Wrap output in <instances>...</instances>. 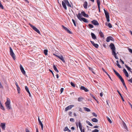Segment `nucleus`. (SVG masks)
<instances>
[{"instance_id": "f257e3e1", "label": "nucleus", "mask_w": 132, "mask_h": 132, "mask_svg": "<svg viewBox=\"0 0 132 132\" xmlns=\"http://www.w3.org/2000/svg\"><path fill=\"white\" fill-rule=\"evenodd\" d=\"M110 47L112 50V55L114 56L116 59H118V58L117 56V54L116 53V48L114 44L112 43H111L110 45Z\"/></svg>"}, {"instance_id": "f03ea898", "label": "nucleus", "mask_w": 132, "mask_h": 132, "mask_svg": "<svg viewBox=\"0 0 132 132\" xmlns=\"http://www.w3.org/2000/svg\"><path fill=\"white\" fill-rule=\"evenodd\" d=\"M5 105L8 110H9L12 109V108L11 105V101L10 99L7 98L6 101L5 103Z\"/></svg>"}, {"instance_id": "7ed1b4c3", "label": "nucleus", "mask_w": 132, "mask_h": 132, "mask_svg": "<svg viewBox=\"0 0 132 132\" xmlns=\"http://www.w3.org/2000/svg\"><path fill=\"white\" fill-rule=\"evenodd\" d=\"M66 4H67L69 7H72L71 5L69 4L68 0H63V1L62 2V5L64 9L66 10L67 7Z\"/></svg>"}, {"instance_id": "20e7f679", "label": "nucleus", "mask_w": 132, "mask_h": 132, "mask_svg": "<svg viewBox=\"0 0 132 132\" xmlns=\"http://www.w3.org/2000/svg\"><path fill=\"white\" fill-rule=\"evenodd\" d=\"M10 55L13 58L14 60H15V55L13 52V51L12 48L11 47H10Z\"/></svg>"}, {"instance_id": "39448f33", "label": "nucleus", "mask_w": 132, "mask_h": 132, "mask_svg": "<svg viewBox=\"0 0 132 132\" xmlns=\"http://www.w3.org/2000/svg\"><path fill=\"white\" fill-rule=\"evenodd\" d=\"M104 13L107 19V21L108 22L110 21L109 16L108 12L104 9Z\"/></svg>"}, {"instance_id": "423d86ee", "label": "nucleus", "mask_w": 132, "mask_h": 132, "mask_svg": "<svg viewBox=\"0 0 132 132\" xmlns=\"http://www.w3.org/2000/svg\"><path fill=\"white\" fill-rule=\"evenodd\" d=\"M29 25H30L31 27L32 28V29L37 32L39 34H40V32L39 31V30L35 27L33 26L31 24H29Z\"/></svg>"}, {"instance_id": "0eeeda50", "label": "nucleus", "mask_w": 132, "mask_h": 132, "mask_svg": "<svg viewBox=\"0 0 132 132\" xmlns=\"http://www.w3.org/2000/svg\"><path fill=\"white\" fill-rule=\"evenodd\" d=\"M113 70L116 75L118 77L120 80L123 79L122 77L120 75L119 73L117 72L114 69H113Z\"/></svg>"}, {"instance_id": "6e6552de", "label": "nucleus", "mask_w": 132, "mask_h": 132, "mask_svg": "<svg viewBox=\"0 0 132 132\" xmlns=\"http://www.w3.org/2000/svg\"><path fill=\"white\" fill-rule=\"evenodd\" d=\"M74 106V105H71L67 107L65 109V111H67L70 110Z\"/></svg>"}, {"instance_id": "1a4fd4ad", "label": "nucleus", "mask_w": 132, "mask_h": 132, "mask_svg": "<svg viewBox=\"0 0 132 132\" xmlns=\"http://www.w3.org/2000/svg\"><path fill=\"white\" fill-rule=\"evenodd\" d=\"M78 125L81 132H85L84 129V128L83 129H82V125L80 121L78 123Z\"/></svg>"}, {"instance_id": "9d476101", "label": "nucleus", "mask_w": 132, "mask_h": 132, "mask_svg": "<svg viewBox=\"0 0 132 132\" xmlns=\"http://www.w3.org/2000/svg\"><path fill=\"white\" fill-rule=\"evenodd\" d=\"M91 22L95 26L98 25L99 24V23L98 21L95 20H92L91 21Z\"/></svg>"}, {"instance_id": "9b49d317", "label": "nucleus", "mask_w": 132, "mask_h": 132, "mask_svg": "<svg viewBox=\"0 0 132 132\" xmlns=\"http://www.w3.org/2000/svg\"><path fill=\"white\" fill-rule=\"evenodd\" d=\"M20 68L21 70L22 73L24 75L26 74V72L24 71V68L22 66V65L20 64Z\"/></svg>"}, {"instance_id": "f8f14e48", "label": "nucleus", "mask_w": 132, "mask_h": 132, "mask_svg": "<svg viewBox=\"0 0 132 132\" xmlns=\"http://www.w3.org/2000/svg\"><path fill=\"white\" fill-rule=\"evenodd\" d=\"M62 27H63V29H64L68 33H69L70 34H72V32L71 31H70L69 30V29H68L67 28L63 26V25L62 26Z\"/></svg>"}, {"instance_id": "ddd939ff", "label": "nucleus", "mask_w": 132, "mask_h": 132, "mask_svg": "<svg viewBox=\"0 0 132 132\" xmlns=\"http://www.w3.org/2000/svg\"><path fill=\"white\" fill-rule=\"evenodd\" d=\"M113 38L111 36L108 37L106 39V41L107 42H109L110 40H113Z\"/></svg>"}, {"instance_id": "4468645a", "label": "nucleus", "mask_w": 132, "mask_h": 132, "mask_svg": "<svg viewBox=\"0 0 132 132\" xmlns=\"http://www.w3.org/2000/svg\"><path fill=\"white\" fill-rule=\"evenodd\" d=\"M1 126L2 129L3 130H5V123H1Z\"/></svg>"}, {"instance_id": "2eb2a0df", "label": "nucleus", "mask_w": 132, "mask_h": 132, "mask_svg": "<svg viewBox=\"0 0 132 132\" xmlns=\"http://www.w3.org/2000/svg\"><path fill=\"white\" fill-rule=\"evenodd\" d=\"M90 42L94 46L95 48H97L98 47V44H96L94 43V42L92 41H90Z\"/></svg>"}, {"instance_id": "dca6fc26", "label": "nucleus", "mask_w": 132, "mask_h": 132, "mask_svg": "<svg viewBox=\"0 0 132 132\" xmlns=\"http://www.w3.org/2000/svg\"><path fill=\"white\" fill-rule=\"evenodd\" d=\"M57 57L61 60L64 63L65 62V61L62 56H57Z\"/></svg>"}, {"instance_id": "f3484780", "label": "nucleus", "mask_w": 132, "mask_h": 132, "mask_svg": "<svg viewBox=\"0 0 132 132\" xmlns=\"http://www.w3.org/2000/svg\"><path fill=\"white\" fill-rule=\"evenodd\" d=\"M81 13L82 15L84 17L86 18H88L89 17L88 15L87 14H86L85 12L84 11H82L81 12Z\"/></svg>"}, {"instance_id": "a211bd4d", "label": "nucleus", "mask_w": 132, "mask_h": 132, "mask_svg": "<svg viewBox=\"0 0 132 132\" xmlns=\"http://www.w3.org/2000/svg\"><path fill=\"white\" fill-rule=\"evenodd\" d=\"M123 72L125 74L126 76L127 77H128V76H129L128 74V72H127V71L126 70V69H125L124 68L123 69Z\"/></svg>"}, {"instance_id": "6ab92c4d", "label": "nucleus", "mask_w": 132, "mask_h": 132, "mask_svg": "<svg viewBox=\"0 0 132 132\" xmlns=\"http://www.w3.org/2000/svg\"><path fill=\"white\" fill-rule=\"evenodd\" d=\"M80 89L84 90L85 92H87L89 91L88 89L84 86H81L80 87Z\"/></svg>"}, {"instance_id": "aec40b11", "label": "nucleus", "mask_w": 132, "mask_h": 132, "mask_svg": "<svg viewBox=\"0 0 132 132\" xmlns=\"http://www.w3.org/2000/svg\"><path fill=\"white\" fill-rule=\"evenodd\" d=\"M91 35L92 36V37L93 39H96V36L94 33L92 32H91Z\"/></svg>"}, {"instance_id": "412c9836", "label": "nucleus", "mask_w": 132, "mask_h": 132, "mask_svg": "<svg viewBox=\"0 0 132 132\" xmlns=\"http://www.w3.org/2000/svg\"><path fill=\"white\" fill-rule=\"evenodd\" d=\"M82 16L81 15L80 13H79L77 15V17L80 20L82 18L81 17Z\"/></svg>"}, {"instance_id": "4be33fe9", "label": "nucleus", "mask_w": 132, "mask_h": 132, "mask_svg": "<svg viewBox=\"0 0 132 132\" xmlns=\"http://www.w3.org/2000/svg\"><path fill=\"white\" fill-rule=\"evenodd\" d=\"M87 3L86 1H85L84 3V4H83V6L85 9H86L87 8Z\"/></svg>"}, {"instance_id": "5701e85b", "label": "nucleus", "mask_w": 132, "mask_h": 132, "mask_svg": "<svg viewBox=\"0 0 132 132\" xmlns=\"http://www.w3.org/2000/svg\"><path fill=\"white\" fill-rule=\"evenodd\" d=\"M80 21H82L86 23H87L88 22V20L87 19L83 18H82L81 19Z\"/></svg>"}, {"instance_id": "b1692460", "label": "nucleus", "mask_w": 132, "mask_h": 132, "mask_svg": "<svg viewBox=\"0 0 132 132\" xmlns=\"http://www.w3.org/2000/svg\"><path fill=\"white\" fill-rule=\"evenodd\" d=\"M122 125L124 128L126 130H127L128 128L126 125L125 123L123 121V122Z\"/></svg>"}, {"instance_id": "393cba45", "label": "nucleus", "mask_w": 132, "mask_h": 132, "mask_svg": "<svg viewBox=\"0 0 132 132\" xmlns=\"http://www.w3.org/2000/svg\"><path fill=\"white\" fill-rule=\"evenodd\" d=\"M53 68L54 70L56 72H59V71L57 69L56 67L55 66L54 64L53 65Z\"/></svg>"}, {"instance_id": "a878e982", "label": "nucleus", "mask_w": 132, "mask_h": 132, "mask_svg": "<svg viewBox=\"0 0 132 132\" xmlns=\"http://www.w3.org/2000/svg\"><path fill=\"white\" fill-rule=\"evenodd\" d=\"M84 99V98L83 97H79L78 98V101L79 102H80L82 101Z\"/></svg>"}, {"instance_id": "bb28decb", "label": "nucleus", "mask_w": 132, "mask_h": 132, "mask_svg": "<svg viewBox=\"0 0 132 132\" xmlns=\"http://www.w3.org/2000/svg\"><path fill=\"white\" fill-rule=\"evenodd\" d=\"M84 109L85 110V111L87 112H90V110L89 108H86V107H84Z\"/></svg>"}, {"instance_id": "cd10ccee", "label": "nucleus", "mask_w": 132, "mask_h": 132, "mask_svg": "<svg viewBox=\"0 0 132 132\" xmlns=\"http://www.w3.org/2000/svg\"><path fill=\"white\" fill-rule=\"evenodd\" d=\"M118 94L121 97V98L122 99V101L123 102L124 101H125L124 100L123 98V97L122 96V95L120 93L118 90Z\"/></svg>"}, {"instance_id": "c85d7f7f", "label": "nucleus", "mask_w": 132, "mask_h": 132, "mask_svg": "<svg viewBox=\"0 0 132 132\" xmlns=\"http://www.w3.org/2000/svg\"><path fill=\"white\" fill-rule=\"evenodd\" d=\"M92 121L94 122H98V120L95 118H93L92 119Z\"/></svg>"}, {"instance_id": "c756f323", "label": "nucleus", "mask_w": 132, "mask_h": 132, "mask_svg": "<svg viewBox=\"0 0 132 132\" xmlns=\"http://www.w3.org/2000/svg\"><path fill=\"white\" fill-rule=\"evenodd\" d=\"M99 34L100 35V36L102 37H104V34L101 31L99 32Z\"/></svg>"}, {"instance_id": "7c9ffc66", "label": "nucleus", "mask_w": 132, "mask_h": 132, "mask_svg": "<svg viewBox=\"0 0 132 132\" xmlns=\"http://www.w3.org/2000/svg\"><path fill=\"white\" fill-rule=\"evenodd\" d=\"M39 124L41 126V128H42V130H43V123H42V122L41 121L40 122H39Z\"/></svg>"}, {"instance_id": "2f4dec72", "label": "nucleus", "mask_w": 132, "mask_h": 132, "mask_svg": "<svg viewBox=\"0 0 132 132\" xmlns=\"http://www.w3.org/2000/svg\"><path fill=\"white\" fill-rule=\"evenodd\" d=\"M116 62H117V63H116V64L117 65V66H118V67L120 68H121V65L119 64V62L117 60V61H116Z\"/></svg>"}, {"instance_id": "473e14b6", "label": "nucleus", "mask_w": 132, "mask_h": 132, "mask_svg": "<svg viewBox=\"0 0 132 132\" xmlns=\"http://www.w3.org/2000/svg\"><path fill=\"white\" fill-rule=\"evenodd\" d=\"M48 50H44V52L45 55L47 54Z\"/></svg>"}, {"instance_id": "72a5a7b5", "label": "nucleus", "mask_w": 132, "mask_h": 132, "mask_svg": "<svg viewBox=\"0 0 132 132\" xmlns=\"http://www.w3.org/2000/svg\"><path fill=\"white\" fill-rule=\"evenodd\" d=\"M106 118L108 121H109L110 123H112V121L110 118L108 117H107Z\"/></svg>"}, {"instance_id": "f704fd0d", "label": "nucleus", "mask_w": 132, "mask_h": 132, "mask_svg": "<svg viewBox=\"0 0 132 132\" xmlns=\"http://www.w3.org/2000/svg\"><path fill=\"white\" fill-rule=\"evenodd\" d=\"M120 80L121 81V82H122V84L125 87V86H126V85H125V83L124 82V80L123 79H121Z\"/></svg>"}, {"instance_id": "c9c22d12", "label": "nucleus", "mask_w": 132, "mask_h": 132, "mask_svg": "<svg viewBox=\"0 0 132 132\" xmlns=\"http://www.w3.org/2000/svg\"><path fill=\"white\" fill-rule=\"evenodd\" d=\"M125 65L126 68L129 71V70H130V69H131V68L130 67H128L127 65L126 64H125Z\"/></svg>"}, {"instance_id": "e433bc0d", "label": "nucleus", "mask_w": 132, "mask_h": 132, "mask_svg": "<svg viewBox=\"0 0 132 132\" xmlns=\"http://www.w3.org/2000/svg\"><path fill=\"white\" fill-rule=\"evenodd\" d=\"M86 122L89 125L91 126H93L92 124L90 122L88 121H86Z\"/></svg>"}, {"instance_id": "4c0bfd02", "label": "nucleus", "mask_w": 132, "mask_h": 132, "mask_svg": "<svg viewBox=\"0 0 132 132\" xmlns=\"http://www.w3.org/2000/svg\"><path fill=\"white\" fill-rule=\"evenodd\" d=\"M1 109L3 110H5V109L2 104L0 105Z\"/></svg>"}, {"instance_id": "58836bf2", "label": "nucleus", "mask_w": 132, "mask_h": 132, "mask_svg": "<svg viewBox=\"0 0 132 132\" xmlns=\"http://www.w3.org/2000/svg\"><path fill=\"white\" fill-rule=\"evenodd\" d=\"M97 4L98 6H100V2L99 0H97Z\"/></svg>"}, {"instance_id": "ea45409f", "label": "nucleus", "mask_w": 132, "mask_h": 132, "mask_svg": "<svg viewBox=\"0 0 132 132\" xmlns=\"http://www.w3.org/2000/svg\"><path fill=\"white\" fill-rule=\"evenodd\" d=\"M25 89L27 92L29 91L28 87L26 86L25 87Z\"/></svg>"}, {"instance_id": "a19ab883", "label": "nucleus", "mask_w": 132, "mask_h": 132, "mask_svg": "<svg viewBox=\"0 0 132 132\" xmlns=\"http://www.w3.org/2000/svg\"><path fill=\"white\" fill-rule=\"evenodd\" d=\"M69 130L68 128V127H66L64 129V131H68V130Z\"/></svg>"}, {"instance_id": "79ce46f5", "label": "nucleus", "mask_w": 132, "mask_h": 132, "mask_svg": "<svg viewBox=\"0 0 132 132\" xmlns=\"http://www.w3.org/2000/svg\"><path fill=\"white\" fill-rule=\"evenodd\" d=\"M88 25L90 28H92L94 27L93 26L92 24H89Z\"/></svg>"}, {"instance_id": "37998d69", "label": "nucleus", "mask_w": 132, "mask_h": 132, "mask_svg": "<svg viewBox=\"0 0 132 132\" xmlns=\"http://www.w3.org/2000/svg\"><path fill=\"white\" fill-rule=\"evenodd\" d=\"M71 85L73 87H75V84L72 82H70Z\"/></svg>"}, {"instance_id": "c03bdc74", "label": "nucleus", "mask_w": 132, "mask_h": 132, "mask_svg": "<svg viewBox=\"0 0 132 132\" xmlns=\"http://www.w3.org/2000/svg\"><path fill=\"white\" fill-rule=\"evenodd\" d=\"M20 87L17 88V90L18 93H20Z\"/></svg>"}, {"instance_id": "a18cd8bd", "label": "nucleus", "mask_w": 132, "mask_h": 132, "mask_svg": "<svg viewBox=\"0 0 132 132\" xmlns=\"http://www.w3.org/2000/svg\"><path fill=\"white\" fill-rule=\"evenodd\" d=\"M99 130L97 129H95L92 131V132H98Z\"/></svg>"}, {"instance_id": "49530a36", "label": "nucleus", "mask_w": 132, "mask_h": 132, "mask_svg": "<svg viewBox=\"0 0 132 132\" xmlns=\"http://www.w3.org/2000/svg\"><path fill=\"white\" fill-rule=\"evenodd\" d=\"M72 21H73V22L74 24V25L76 27V22L73 19H72Z\"/></svg>"}, {"instance_id": "de8ad7c7", "label": "nucleus", "mask_w": 132, "mask_h": 132, "mask_svg": "<svg viewBox=\"0 0 132 132\" xmlns=\"http://www.w3.org/2000/svg\"><path fill=\"white\" fill-rule=\"evenodd\" d=\"M92 115H93L94 116H95L96 117H97V115L94 112H93L92 113Z\"/></svg>"}, {"instance_id": "09e8293b", "label": "nucleus", "mask_w": 132, "mask_h": 132, "mask_svg": "<svg viewBox=\"0 0 132 132\" xmlns=\"http://www.w3.org/2000/svg\"><path fill=\"white\" fill-rule=\"evenodd\" d=\"M0 7L2 9H4L3 6L1 4V3H0Z\"/></svg>"}, {"instance_id": "8fccbe9b", "label": "nucleus", "mask_w": 132, "mask_h": 132, "mask_svg": "<svg viewBox=\"0 0 132 132\" xmlns=\"http://www.w3.org/2000/svg\"><path fill=\"white\" fill-rule=\"evenodd\" d=\"M108 26L110 28H111L112 27V26L111 24L110 23H109L108 24Z\"/></svg>"}, {"instance_id": "3c124183", "label": "nucleus", "mask_w": 132, "mask_h": 132, "mask_svg": "<svg viewBox=\"0 0 132 132\" xmlns=\"http://www.w3.org/2000/svg\"><path fill=\"white\" fill-rule=\"evenodd\" d=\"M128 81H129L130 82L132 83V77L131 78V79H128Z\"/></svg>"}, {"instance_id": "603ef678", "label": "nucleus", "mask_w": 132, "mask_h": 132, "mask_svg": "<svg viewBox=\"0 0 132 132\" xmlns=\"http://www.w3.org/2000/svg\"><path fill=\"white\" fill-rule=\"evenodd\" d=\"M89 69L90 70H91L92 71V72L94 73V72L93 71V68H90V67H89Z\"/></svg>"}, {"instance_id": "864d4df0", "label": "nucleus", "mask_w": 132, "mask_h": 132, "mask_svg": "<svg viewBox=\"0 0 132 132\" xmlns=\"http://www.w3.org/2000/svg\"><path fill=\"white\" fill-rule=\"evenodd\" d=\"M75 121L74 119L72 118H71L70 119V121L72 122H74Z\"/></svg>"}, {"instance_id": "5fc2aeb1", "label": "nucleus", "mask_w": 132, "mask_h": 132, "mask_svg": "<svg viewBox=\"0 0 132 132\" xmlns=\"http://www.w3.org/2000/svg\"><path fill=\"white\" fill-rule=\"evenodd\" d=\"M0 88H1L3 89V86L2 85L1 83L0 82Z\"/></svg>"}, {"instance_id": "6e6d98bb", "label": "nucleus", "mask_w": 132, "mask_h": 132, "mask_svg": "<svg viewBox=\"0 0 132 132\" xmlns=\"http://www.w3.org/2000/svg\"><path fill=\"white\" fill-rule=\"evenodd\" d=\"M128 50L129 51V52H130L131 53H132V50H131L130 48H129L128 49Z\"/></svg>"}, {"instance_id": "4d7b16f0", "label": "nucleus", "mask_w": 132, "mask_h": 132, "mask_svg": "<svg viewBox=\"0 0 132 132\" xmlns=\"http://www.w3.org/2000/svg\"><path fill=\"white\" fill-rule=\"evenodd\" d=\"M63 90L64 89L63 88H62L61 89L60 92H61V93L63 92Z\"/></svg>"}, {"instance_id": "13d9d810", "label": "nucleus", "mask_w": 132, "mask_h": 132, "mask_svg": "<svg viewBox=\"0 0 132 132\" xmlns=\"http://www.w3.org/2000/svg\"><path fill=\"white\" fill-rule=\"evenodd\" d=\"M103 71H104L106 74H107V73L105 69L103 68H102Z\"/></svg>"}, {"instance_id": "bf43d9fd", "label": "nucleus", "mask_w": 132, "mask_h": 132, "mask_svg": "<svg viewBox=\"0 0 132 132\" xmlns=\"http://www.w3.org/2000/svg\"><path fill=\"white\" fill-rule=\"evenodd\" d=\"M50 72H51V73H52L53 76L54 77V73H53V72L52 71L50 70Z\"/></svg>"}, {"instance_id": "052dcab7", "label": "nucleus", "mask_w": 132, "mask_h": 132, "mask_svg": "<svg viewBox=\"0 0 132 132\" xmlns=\"http://www.w3.org/2000/svg\"><path fill=\"white\" fill-rule=\"evenodd\" d=\"M93 96V98H94V99L98 103V101H97V100L95 98V97L94 96Z\"/></svg>"}, {"instance_id": "680f3d73", "label": "nucleus", "mask_w": 132, "mask_h": 132, "mask_svg": "<svg viewBox=\"0 0 132 132\" xmlns=\"http://www.w3.org/2000/svg\"><path fill=\"white\" fill-rule=\"evenodd\" d=\"M26 132H30L29 130L27 129H26Z\"/></svg>"}, {"instance_id": "e2e57ef3", "label": "nucleus", "mask_w": 132, "mask_h": 132, "mask_svg": "<svg viewBox=\"0 0 132 132\" xmlns=\"http://www.w3.org/2000/svg\"><path fill=\"white\" fill-rule=\"evenodd\" d=\"M106 74L108 75V76L109 77V78L110 79L112 80L110 76L108 73H107V74Z\"/></svg>"}, {"instance_id": "0e129e2a", "label": "nucleus", "mask_w": 132, "mask_h": 132, "mask_svg": "<svg viewBox=\"0 0 132 132\" xmlns=\"http://www.w3.org/2000/svg\"><path fill=\"white\" fill-rule=\"evenodd\" d=\"M98 127L97 126H95L93 127L94 128H98Z\"/></svg>"}, {"instance_id": "69168bd1", "label": "nucleus", "mask_w": 132, "mask_h": 132, "mask_svg": "<svg viewBox=\"0 0 132 132\" xmlns=\"http://www.w3.org/2000/svg\"><path fill=\"white\" fill-rule=\"evenodd\" d=\"M28 93L29 95V96H30V97H31V94L30 92L29 91L28 92Z\"/></svg>"}, {"instance_id": "338daca9", "label": "nucleus", "mask_w": 132, "mask_h": 132, "mask_svg": "<svg viewBox=\"0 0 132 132\" xmlns=\"http://www.w3.org/2000/svg\"><path fill=\"white\" fill-rule=\"evenodd\" d=\"M79 111L82 112V110L81 108H79Z\"/></svg>"}, {"instance_id": "774afa93", "label": "nucleus", "mask_w": 132, "mask_h": 132, "mask_svg": "<svg viewBox=\"0 0 132 132\" xmlns=\"http://www.w3.org/2000/svg\"><path fill=\"white\" fill-rule=\"evenodd\" d=\"M100 95L101 97H102L103 95V94L102 93H101L100 94Z\"/></svg>"}]
</instances>
